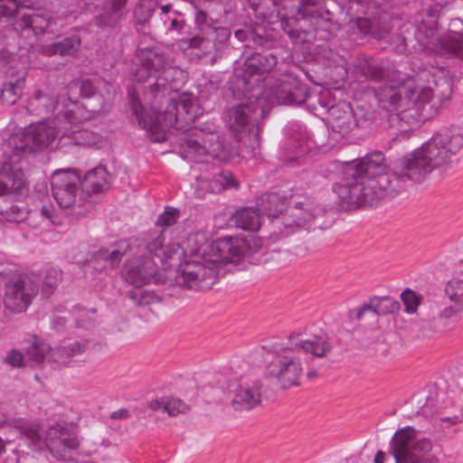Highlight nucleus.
Returning <instances> with one entry per match:
<instances>
[{"mask_svg": "<svg viewBox=\"0 0 463 463\" xmlns=\"http://www.w3.org/2000/svg\"><path fill=\"white\" fill-rule=\"evenodd\" d=\"M132 258L127 261L123 275L137 288L130 298L139 305H148L156 298L141 287L156 279L158 267L168 269L169 284L183 288L205 289L215 284L219 265L240 261L250 250L241 238L224 237L208 241L205 232L190 234L181 247L162 233L150 238L137 249L130 248Z\"/></svg>", "mask_w": 463, "mask_h": 463, "instance_id": "f257e3e1", "label": "nucleus"}, {"mask_svg": "<svg viewBox=\"0 0 463 463\" xmlns=\"http://www.w3.org/2000/svg\"><path fill=\"white\" fill-rule=\"evenodd\" d=\"M462 147L463 134L458 128L443 129L401 159L392 175L386 172L383 154L367 156L347 166L345 174L354 180L337 184L335 193L346 208L374 204L395 195L401 182L420 181L424 175L449 165Z\"/></svg>", "mask_w": 463, "mask_h": 463, "instance_id": "f03ea898", "label": "nucleus"}, {"mask_svg": "<svg viewBox=\"0 0 463 463\" xmlns=\"http://www.w3.org/2000/svg\"><path fill=\"white\" fill-rule=\"evenodd\" d=\"M331 349L326 337L314 335L310 338L303 333L289 335L285 350L276 355L266 369L268 376L275 378L283 388L300 384L304 373V362L300 355L310 354L313 356H325Z\"/></svg>", "mask_w": 463, "mask_h": 463, "instance_id": "7ed1b4c3", "label": "nucleus"}, {"mask_svg": "<svg viewBox=\"0 0 463 463\" xmlns=\"http://www.w3.org/2000/svg\"><path fill=\"white\" fill-rule=\"evenodd\" d=\"M133 109L139 125L156 142L165 140L168 128L175 127L179 122L189 124L202 114L197 101L189 93L175 94L162 111H156L151 107L143 114L144 108L136 100H133Z\"/></svg>", "mask_w": 463, "mask_h": 463, "instance_id": "20e7f679", "label": "nucleus"}, {"mask_svg": "<svg viewBox=\"0 0 463 463\" xmlns=\"http://www.w3.org/2000/svg\"><path fill=\"white\" fill-rule=\"evenodd\" d=\"M383 107L395 111L402 119L415 121L427 120L438 113V107L431 103V90L407 80L398 89H385L379 93Z\"/></svg>", "mask_w": 463, "mask_h": 463, "instance_id": "39448f33", "label": "nucleus"}, {"mask_svg": "<svg viewBox=\"0 0 463 463\" xmlns=\"http://www.w3.org/2000/svg\"><path fill=\"white\" fill-rule=\"evenodd\" d=\"M21 434L25 437L29 446L34 449H47L58 459H65L68 451L79 446V440L73 435L72 423L61 420L43 428L37 422L19 420L15 424Z\"/></svg>", "mask_w": 463, "mask_h": 463, "instance_id": "423d86ee", "label": "nucleus"}, {"mask_svg": "<svg viewBox=\"0 0 463 463\" xmlns=\"http://www.w3.org/2000/svg\"><path fill=\"white\" fill-rule=\"evenodd\" d=\"M440 4L431 5L417 26L416 38L427 49L443 53H452L463 60V33H449L437 36L438 19L442 12Z\"/></svg>", "mask_w": 463, "mask_h": 463, "instance_id": "0eeeda50", "label": "nucleus"}, {"mask_svg": "<svg viewBox=\"0 0 463 463\" xmlns=\"http://www.w3.org/2000/svg\"><path fill=\"white\" fill-rule=\"evenodd\" d=\"M65 106L57 103L53 111L56 112L55 118L48 122L40 123L30 127L26 132L15 133L8 140V146H14V150L32 151L51 146L58 141L63 133Z\"/></svg>", "mask_w": 463, "mask_h": 463, "instance_id": "6e6552de", "label": "nucleus"}, {"mask_svg": "<svg viewBox=\"0 0 463 463\" xmlns=\"http://www.w3.org/2000/svg\"><path fill=\"white\" fill-rule=\"evenodd\" d=\"M431 449L430 440L419 435L411 427L397 430L391 444L396 463H436Z\"/></svg>", "mask_w": 463, "mask_h": 463, "instance_id": "1a4fd4ad", "label": "nucleus"}, {"mask_svg": "<svg viewBox=\"0 0 463 463\" xmlns=\"http://www.w3.org/2000/svg\"><path fill=\"white\" fill-rule=\"evenodd\" d=\"M234 374L228 385V396L232 407L236 411H248L255 408L261 401V386L260 382L247 373L248 366L243 364L241 368L232 365Z\"/></svg>", "mask_w": 463, "mask_h": 463, "instance_id": "9d476101", "label": "nucleus"}, {"mask_svg": "<svg viewBox=\"0 0 463 463\" xmlns=\"http://www.w3.org/2000/svg\"><path fill=\"white\" fill-rule=\"evenodd\" d=\"M202 156L226 161L230 159L231 154L228 147L220 143L216 133L195 130L194 137L186 141L184 157L195 162L205 161L201 158Z\"/></svg>", "mask_w": 463, "mask_h": 463, "instance_id": "9b49d317", "label": "nucleus"}, {"mask_svg": "<svg viewBox=\"0 0 463 463\" xmlns=\"http://www.w3.org/2000/svg\"><path fill=\"white\" fill-rule=\"evenodd\" d=\"M78 106L73 102L65 105L64 130L60 137V146L79 145L88 146H99L102 143V137L93 131L82 129L78 126L79 117Z\"/></svg>", "mask_w": 463, "mask_h": 463, "instance_id": "f8f14e48", "label": "nucleus"}, {"mask_svg": "<svg viewBox=\"0 0 463 463\" xmlns=\"http://www.w3.org/2000/svg\"><path fill=\"white\" fill-rule=\"evenodd\" d=\"M80 182V175L71 169H61L52 174V191L61 207L80 205L82 197L79 194Z\"/></svg>", "mask_w": 463, "mask_h": 463, "instance_id": "ddd939ff", "label": "nucleus"}, {"mask_svg": "<svg viewBox=\"0 0 463 463\" xmlns=\"http://www.w3.org/2000/svg\"><path fill=\"white\" fill-rule=\"evenodd\" d=\"M37 291L38 286L30 279H12L6 285L5 304L15 312H22L26 309Z\"/></svg>", "mask_w": 463, "mask_h": 463, "instance_id": "4468645a", "label": "nucleus"}, {"mask_svg": "<svg viewBox=\"0 0 463 463\" xmlns=\"http://www.w3.org/2000/svg\"><path fill=\"white\" fill-rule=\"evenodd\" d=\"M136 63L138 68L135 77L138 81L155 78L153 85H159L156 73L164 66V58L160 54L149 49L141 50L136 57Z\"/></svg>", "mask_w": 463, "mask_h": 463, "instance_id": "2eb2a0df", "label": "nucleus"}, {"mask_svg": "<svg viewBox=\"0 0 463 463\" xmlns=\"http://www.w3.org/2000/svg\"><path fill=\"white\" fill-rule=\"evenodd\" d=\"M80 184L83 193L99 194L109 187L110 176L105 167L98 166L87 172Z\"/></svg>", "mask_w": 463, "mask_h": 463, "instance_id": "dca6fc26", "label": "nucleus"}, {"mask_svg": "<svg viewBox=\"0 0 463 463\" xmlns=\"http://www.w3.org/2000/svg\"><path fill=\"white\" fill-rule=\"evenodd\" d=\"M24 186V174L19 168L5 161L0 170V195L17 193Z\"/></svg>", "mask_w": 463, "mask_h": 463, "instance_id": "f3484780", "label": "nucleus"}, {"mask_svg": "<svg viewBox=\"0 0 463 463\" xmlns=\"http://www.w3.org/2000/svg\"><path fill=\"white\" fill-rule=\"evenodd\" d=\"M399 303L392 298H373L370 301L354 310L358 319H361L367 312H373L378 315H386L399 310Z\"/></svg>", "mask_w": 463, "mask_h": 463, "instance_id": "a211bd4d", "label": "nucleus"}, {"mask_svg": "<svg viewBox=\"0 0 463 463\" xmlns=\"http://www.w3.org/2000/svg\"><path fill=\"white\" fill-rule=\"evenodd\" d=\"M148 407L152 411H163L170 417H176L180 414H185L189 411L190 407L184 401L175 397H162L154 399L149 402Z\"/></svg>", "mask_w": 463, "mask_h": 463, "instance_id": "6ab92c4d", "label": "nucleus"}, {"mask_svg": "<svg viewBox=\"0 0 463 463\" xmlns=\"http://www.w3.org/2000/svg\"><path fill=\"white\" fill-rule=\"evenodd\" d=\"M444 294L451 304L463 309V268L455 271L447 281Z\"/></svg>", "mask_w": 463, "mask_h": 463, "instance_id": "aec40b11", "label": "nucleus"}, {"mask_svg": "<svg viewBox=\"0 0 463 463\" xmlns=\"http://www.w3.org/2000/svg\"><path fill=\"white\" fill-rule=\"evenodd\" d=\"M250 109L248 107H236L229 112V128L235 137L245 133L248 129Z\"/></svg>", "mask_w": 463, "mask_h": 463, "instance_id": "412c9836", "label": "nucleus"}, {"mask_svg": "<svg viewBox=\"0 0 463 463\" xmlns=\"http://www.w3.org/2000/svg\"><path fill=\"white\" fill-rule=\"evenodd\" d=\"M232 221L237 227L250 232L258 231L261 225L260 214L251 208L237 211Z\"/></svg>", "mask_w": 463, "mask_h": 463, "instance_id": "4be33fe9", "label": "nucleus"}, {"mask_svg": "<svg viewBox=\"0 0 463 463\" xmlns=\"http://www.w3.org/2000/svg\"><path fill=\"white\" fill-rule=\"evenodd\" d=\"M80 47V40L76 37L66 38L61 42L54 43L48 46H43L42 52L45 55L51 56L54 54L72 55Z\"/></svg>", "mask_w": 463, "mask_h": 463, "instance_id": "5701e85b", "label": "nucleus"}, {"mask_svg": "<svg viewBox=\"0 0 463 463\" xmlns=\"http://www.w3.org/2000/svg\"><path fill=\"white\" fill-rule=\"evenodd\" d=\"M48 25L49 18L46 15L33 11L24 13L17 24L21 29L31 28L35 33H43Z\"/></svg>", "mask_w": 463, "mask_h": 463, "instance_id": "b1692460", "label": "nucleus"}, {"mask_svg": "<svg viewBox=\"0 0 463 463\" xmlns=\"http://www.w3.org/2000/svg\"><path fill=\"white\" fill-rule=\"evenodd\" d=\"M24 86V78L16 79L14 82H7L2 89V99L7 104H14L20 98Z\"/></svg>", "mask_w": 463, "mask_h": 463, "instance_id": "393cba45", "label": "nucleus"}, {"mask_svg": "<svg viewBox=\"0 0 463 463\" xmlns=\"http://www.w3.org/2000/svg\"><path fill=\"white\" fill-rule=\"evenodd\" d=\"M259 206L260 211L271 217H277L284 210L283 202L276 194L262 197Z\"/></svg>", "mask_w": 463, "mask_h": 463, "instance_id": "a878e982", "label": "nucleus"}, {"mask_svg": "<svg viewBox=\"0 0 463 463\" xmlns=\"http://www.w3.org/2000/svg\"><path fill=\"white\" fill-rule=\"evenodd\" d=\"M49 353H51V347L47 344L41 343L30 346L26 350L28 365L33 366L40 364L45 359L47 354Z\"/></svg>", "mask_w": 463, "mask_h": 463, "instance_id": "bb28decb", "label": "nucleus"}, {"mask_svg": "<svg viewBox=\"0 0 463 463\" xmlns=\"http://www.w3.org/2000/svg\"><path fill=\"white\" fill-rule=\"evenodd\" d=\"M31 4V0H0V14L12 16L24 8L29 9Z\"/></svg>", "mask_w": 463, "mask_h": 463, "instance_id": "cd10ccee", "label": "nucleus"}, {"mask_svg": "<svg viewBox=\"0 0 463 463\" xmlns=\"http://www.w3.org/2000/svg\"><path fill=\"white\" fill-rule=\"evenodd\" d=\"M401 299L407 314H415L422 302V296L412 289H406L401 294Z\"/></svg>", "mask_w": 463, "mask_h": 463, "instance_id": "c85d7f7f", "label": "nucleus"}, {"mask_svg": "<svg viewBox=\"0 0 463 463\" xmlns=\"http://www.w3.org/2000/svg\"><path fill=\"white\" fill-rule=\"evenodd\" d=\"M237 182L230 172H222L216 179V184L211 186L212 192L217 193L222 189L236 187Z\"/></svg>", "mask_w": 463, "mask_h": 463, "instance_id": "c756f323", "label": "nucleus"}, {"mask_svg": "<svg viewBox=\"0 0 463 463\" xmlns=\"http://www.w3.org/2000/svg\"><path fill=\"white\" fill-rule=\"evenodd\" d=\"M177 218L178 211L169 207L158 217L156 224L163 227L171 226L177 221Z\"/></svg>", "mask_w": 463, "mask_h": 463, "instance_id": "7c9ffc66", "label": "nucleus"}, {"mask_svg": "<svg viewBox=\"0 0 463 463\" xmlns=\"http://www.w3.org/2000/svg\"><path fill=\"white\" fill-rule=\"evenodd\" d=\"M5 362L13 367L28 365L26 353L24 354L19 351L12 350L5 356Z\"/></svg>", "mask_w": 463, "mask_h": 463, "instance_id": "2f4dec72", "label": "nucleus"}, {"mask_svg": "<svg viewBox=\"0 0 463 463\" xmlns=\"http://www.w3.org/2000/svg\"><path fill=\"white\" fill-rule=\"evenodd\" d=\"M271 104H288L291 102V97L289 95V89L286 85H282L279 90H278L274 98L271 99Z\"/></svg>", "mask_w": 463, "mask_h": 463, "instance_id": "473e14b6", "label": "nucleus"}, {"mask_svg": "<svg viewBox=\"0 0 463 463\" xmlns=\"http://www.w3.org/2000/svg\"><path fill=\"white\" fill-rule=\"evenodd\" d=\"M126 248L127 247L125 243H121L120 245H118V249L112 250L109 253H101L100 257L103 259H108V260L109 261V265L113 266L119 261L121 256L124 254L122 250H125Z\"/></svg>", "mask_w": 463, "mask_h": 463, "instance_id": "72a5a7b5", "label": "nucleus"}, {"mask_svg": "<svg viewBox=\"0 0 463 463\" xmlns=\"http://www.w3.org/2000/svg\"><path fill=\"white\" fill-rule=\"evenodd\" d=\"M254 60H257L260 63L259 71H260L261 72L269 71L276 64V58L272 55H269L268 57H262L258 55L257 57L254 58Z\"/></svg>", "mask_w": 463, "mask_h": 463, "instance_id": "f704fd0d", "label": "nucleus"}, {"mask_svg": "<svg viewBox=\"0 0 463 463\" xmlns=\"http://www.w3.org/2000/svg\"><path fill=\"white\" fill-rule=\"evenodd\" d=\"M26 217V213L22 211L17 206H12L10 208V213L7 216L8 220L11 222H20L24 220Z\"/></svg>", "mask_w": 463, "mask_h": 463, "instance_id": "c9c22d12", "label": "nucleus"}, {"mask_svg": "<svg viewBox=\"0 0 463 463\" xmlns=\"http://www.w3.org/2000/svg\"><path fill=\"white\" fill-rule=\"evenodd\" d=\"M54 212L52 204H43L40 210L42 216L52 223H55Z\"/></svg>", "mask_w": 463, "mask_h": 463, "instance_id": "e433bc0d", "label": "nucleus"}, {"mask_svg": "<svg viewBox=\"0 0 463 463\" xmlns=\"http://www.w3.org/2000/svg\"><path fill=\"white\" fill-rule=\"evenodd\" d=\"M461 311H463V309H459L452 304L450 307H447L441 311L440 317L443 318H450Z\"/></svg>", "mask_w": 463, "mask_h": 463, "instance_id": "4c0bfd02", "label": "nucleus"}, {"mask_svg": "<svg viewBox=\"0 0 463 463\" xmlns=\"http://www.w3.org/2000/svg\"><path fill=\"white\" fill-rule=\"evenodd\" d=\"M85 348H86V344L85 343H83V344L75 343V344L71 345L70 350H71V354H80L82 351H84Z\"/></svg>", "mask_w": 463, "mask_h": 463, "instance_id": "58836bf2", "label": "nucleus"}, {"mask_svg": "<svg viewBox=\"0 0 463 463\" xmlns=\"http://www.w3.org/2000/svg\"><path fill=\"white\" fill-rule=\"evenodd\" d=\"M460 420L458 417H453V418H443L441 419V422L444 428H449L451 425L458 423Z\"/></svg>", "mask_w": 463, "mask_h": 463, "instance_id": "ea45409f", "label": "nucleus"}, {"mask_svg": "<svg viewBox=\"0 0 463 463\" xmlns=\"http://www.w3.org/2000/svg\"><path fill=\"white\" fill-rule=\"evenodd\" d=\"M127 3V0H112L111 8L113 12L120 10Z\"/></svg>", "mask_w": 463, "mask_h": 463, "instance_id": "a19ab883", "label": "nucleus"}, {"mask_svg": "<svg viewBox=\"0 0 463 463\" xmlns=\"http://www.w3.org/2000/svg\"><path fill=\"white\" fill-rule=\"evenodd\" d=\"M205 43V41L200 37H194L190 40V46L192 48H200Z\"/></svg>", "mask_w": 463, "mask_h": 463, "instance_id": "79ce46f5", "label": "nucleus"}, {"mask_svg": "<svg viewBox=\"0 0 463 463\" xmlns=\"http://www.w3.org/2000/svg\"><path fill=\"white\" fill-rule=\"evenodd\" d=\"M386 455L385 453L379 451L374 458V463H384Z\"/></svg>", "mask_w": 463, "mask_h": 463, "instance_id": "37998d69", "label": "nucleus"}, {"mask_svg": "<svg viewBox=\"0 0 463 463\" xmlns=\"http://www.w3.org/2000/svg\"><path fill=\"white\" fill-rule=\"evenodd\" d=\"M35 99H36L37 100H39V99H43V101H47V100H49V99H48V98H47V97H43L40 91H37V92L35 93ZM43 104L45 105V102H43Z\"/></svg>", "mask_w": 463, "mask_h": 463, "instance_id": "c03bdc74", "label": "nucleus"}, {"mask_svg": "<svg viewBox=\"0 0 463 463\" xmlns=\"http://www.w3.org/2000/svg\"><path fill=\"white\" fill-rule=\"evenodd\" d=\"M127 414H128L127 411H121L115 412L114 417L115 418H122V417H126Z\"/></svg>", "mask_w": 463, "mask_h": 463, "instance_id": "a18cd8bd", "label": "nucleus"}, {"mask_svg": "<svg viewBox=\"0 0 463 463\" xmlns=\"http://www.w3.org/2000/svg\"><path fill=\"white\" fill-rule=\"evenodd\" d=\"M51 358H52V360H54V361H57V362H61V363L65 362V360H63L62 358H61V357L57 356V354H52V356H51Z\"/></svg>", "mask_w": 463, "mask_h": 463, "instance_id": "49530a36", "label": "nucleus"}, {"mask_svg": "<svg viewBox=\"0 0 463 463\" xmlns=\"http://www.w3.org/2000/svg\"><path fill=\"white\" fill-rule=\"evenodd\" d=\"M305 5H315L318 0H302Z\"/></svg>", "mask_w": 463, "mask_h": 463, "instance_id": "de8ad7c7", "label": "nucleus"}, {"mask_svg": "<svg viewBox=\"0 0 463 463\" xmlns=\"http://www.w3.org/2000/svg\"><path fill=\"white\" fill-rule=\"evenodd\" d=\"M161 9H162V12L164 14H167L169 12V10H170V6L169 5H164V6L161 7Z\"/></svg>", "mask_w": 463, "mask_h": 463, "instance_id": "09e8293b", "label": "nucleus"}, {"mask_svg": "<svg viewBox=\"0 0 463 463\" xmlns=\"http://www.w3.org/2000/svg\"><path fill=\"white\" fill-rule=\"evenodd\" d=\"M5 443L2 439H0V453H2L5 449Z\"/></svg>", "mask_w": 463, "mask_h": 463, "instance_id": "8fccbe9b", "label": "nucleus"}, {"mask_svg": "<svg viewBox=\"0 0 463 463\" xmlns=\"http://www.w3.org/2000/svg\"><path fill=\"white\" fill-rule=\"evenodd\" d=\"M307 375L308 378H313L316 376V373L314 371H309L307 372Z\"/></svg>", "mask_w": 463, "mask_h": 463, "instance_id": "3c124183", "label": "nucleus"}, {"mask_svg": "<svg viewBox=\"0 0 463 463\" xmlns=\"http://www.w3.org/2000/svg\"><path fill=\"white\" fill-rule=\"evenodd\" d=\"M176 24H177V21L175 19H173L172 22H171L172 27L175 28Z\"/></svg>", "mask_w": 463, "mask_h": 463, "instance_id": "603ef678", "label": "nucleus"}, {"mask_svg": "<svg viewBox=\"0 0 463 463\" xmlns=\"http://www.w3.org/2000/svg\"><path fill=\"white\" fill-rule=\"evenodd\" d=\"M288 34H289L291 37L293 36V33H292V32L288 31Z\"/></svg>", "mask_w": 463, "mask_h": 463, "instance_id": "864d4df0", "label": "nucleus"}, {"mask_svg": "<svg viewBox=\"0 0 463 463\" xmlns=\"http://www.w3.org/2000/svg\"><path fill=\"white\" fill-rule=\"evenodd\" d=\"M182 127H183V125H181V124L179 126H176L177 128H182Z\"/></svg>", "mask_w": 463, "mask_h": 463, "instance_id": "5fc2aeb1", "label": "nucleus"}]
</instances>
